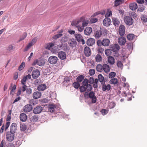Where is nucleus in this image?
<instances>
[{"label":"nucleus","instance_id":"nucleus-26","mask_svg":"<svg viewBox=\"0 0 147 147\" xmlns=\"http://www.w3.org/2000/svg\"><path fill=\"white\" fill-rule=\"evenodd\" d=\"M110 42V40L107 38H105L102 41L103 46H107L109 45Z\"/></svg>","mask_w":147,"mask_h":147},{"label":"nucleus","instance_id":"nucleus-56","mask_svg":"<svg viewBox=\"0 0 147 147\" xmlns=\"http://www.w3.org/2000/svg\"><path fill=\"white\" fill-rule=\"evenodd\" d=\"M88 73L90 76L93 75L95 74V69H90Z\"/></svg>","mask_w":147,"mask_h":147},{"label":"nucleus","instance_id":"nucleus-19","mask_svg":"<svg viewBox=\"0 0 147 147\" xmlns=\"http://www.w3.org/2000/svg\"><path fill=\"white\" fill-rule=\"evenodd\" d=\"M92 31V28L91 27H88L84 30V34L87 35H89Z\"/></svg>","mask_w":147,"mask_h":147},{"label":"nucleus","instance_id":"nucleus-58","mask_svg":"<svg viewBox=\"0 0 147 147\" xmlns=\"http://www.w3.org/2000/svg\"><path fill=\"white\" fill-rule=\"evenodd\" d=\"M27 79L26 77L24 76L23 78L21 80V83L22 85H24L26 83V81Z\"/></svg>","mask_w":147,"mask_h":147},{"label":"nucleus","instance_id":"nucleus-9","mask_svg":"<svg viewBox=\"0 0 147 147\" xmlns=\"http://www.w3.org/2000/svg\"><path fill=\"white\" fill-rule=\"evenodd\" d=\"M125 27L122 24L119 27V34L121 36L124 35L125 32Z\"/></svg>","mask_w":147,"mask_h":147},{"label":"nucleus","instance_id":"nucleus-41","mask_svg":"<svg viewBox=\"0 0 147 147\" xmlns=\"http://www.w3.org/2000/svg\"><path fill=\"white\" fill-rule=\"evenodd\" d=\"M126 47L127 48L129 51L131 49H132L133 47V43L132 42H127Z\"/></svg>","mask_w":147,"mask_h":147},{"label":"nucleus","instance_id":"nucleus-35","mask_svg":"<svg viewBox=\"0 0 147 147\" xmlns=\"http://www.w3.org/2000/svg\"><path fill=\"white\" fill-rule=\"evenodd\" d=\"M72 85L75 89H78L80 86V83L77 81L73 82Z\"/></svg>","mask_w":147,"mask_h":147},{"label":"nucleus","instance_id":"nucleus-52","mask_svg":"<svg viewBox=\"0 0 147 147\" xmlns=\"http://www.w3.org/2000/svg\"><path fill=\"white\" fill-rule=\"evenodd\" d=\"M62 35L63 34H59L55 35L53 37V39L54 40H55L59 37H61Z\"/></svg>","mask_w":147,"mask_h":147},{"label":"nucleus","instance_id":"nucleus-13","mask_svg":"<svg viewBox=\"0 0 147 147\" xmlns=\"http://www.w3.org/2000/svg\"><path fill=\"white\" fill-rule=\"evenodd\" d=\"M84 53L86 57H89L91 54V51L90 48L86 46L84 49Z\"/></svg>","mask_w":147,"mask_h":147},{"label":"nucleus","instance_id":"nucleus-24","mask_svg":"<svg viewBox=\"0 0 147 147\" xmlns=\"http://www.w3.org/2000/svg\"><path fill=\"white\" fill-rule=\"evenodd\" d=\"M103 70L106 73H107L110 71V68L109 65L106 64H105L103 65Z\"/></svg>","mask_w":147,"mask_h":147},{"label":"nucleus","instance_id":"nucleus-29","mask_svg":"<svg viewBox=\"0 0 147 147\" xmlns=\"http://www.w3.org/2000/svg\"><path fill=\"white\" fill-rule=\"evenodd\" d=\"M102 35V32L101 30H98L96 32V34H95V37L96 39L99 38L101 37Z\"/></svg>","mask_w":147,"mask_h":147},{"label":"nucleus","instance_id":"nucleus-36","mask_svg":"<svg viewBox=\"0 0 147 147\" xmlns=\"http://www.w3.org/2000/svg\"><path fill=\"white\" fill-rule=\"evenodd\" d=\"M86 86V90L87 91V92H89L92 91V87L91 84H88Z\"/></svg>","mask_w":147,"mask_h":147},{"label":"nucleus","instance_id":"nucleus-59","mask_svg":"<svg viewBox=\"0 0 147 147\" xmlns=\"http://www.w3.org/2000/svg\"><path fill=\"white\" fill-rule=\"evenodd\" d=\"M88 80L89 84H92L94 82V80L93 77L89 78Z\"/></svg>","mask_w":147,"mask_h":147},{"label":"nucleus","instance_id":"nucleus-38","mask_svg":"<svg viewBox=\"0 0 147 147\" xmlns=\"http://www.w3.org/2000/svg\"><path fill=\"white\" fill-rule=\"evenodd\" d=\"M111 51V49H106L105 52V55L108 56H109L110 55H111L112 53Z\"/></svg>","mask_w":147,"mask_h":147},{"label":"nucleus","instance_id":"nucleus-6","mask_svg":"<svg viewBox=\"0 0 147 147\" xmlns=\"http://www.w3.org/2000/svg\"><path fill=\"white\" fill-rule=\"evenodd\" d=\"M42 110V107L38 105L34 108L33 112L35 114H38L40 113Z\"/></svg>","mask_w":147,"mask_h":147},{"label":"nucleus","instance_id":"nucleus-23","mask_svg":"<svg viewBox=\"0 0 147 147\" xmlns=\"http://www.w3.org/2000/svg\"><path fill=\"white\" fill-rule=\"evenodd\" d=\"M46 88L45 84H41L39 85L37 87V90L39 91H41L45 90Z\"/></svg>","mask_w":147,"mask_h":147},{"label":"nucleus","instance_id":"nucleus-10","mask_svg":"<svg viewBox=\"0 0 147 147\" xmlns=\"http://www.w3.org/2000/svg\"><path fill=\"white\" fill-rule=\"evenodd\" d=\"M56 46L54 47V48H52V51L54 53L57 52L58 51L60 50L61 49H63V44L62 43L61 44L58 45L56 48Z\"/></svg>","mask_w":147,"mask_h":147},{"label":"nucleus","instance_id":"nucleus-62","mask_svg":"<svg viewBox=\"0 0 147 147\" xmlns=\"http://www.w3.org/2000/svg\"><path fill=\"white\" fill-rule=\"evenodd\" d=\"M96 44L99 47H101L102 45H103L102 41H101L100 40H97L96 42Z\"/></svg>","mask_w":147,"mask_h":147},{"label":"nucleus","instance_id":"nucleus-61","mask_svg":"<svg viewBox=\"0 0 147 147\" xmlns=\"http://www.w3.org/2000/svg\"><path fill=\"white\" fill-rule=\"evenodd\" d=\"M26 93L27 94L30 95L32 93V89L30 88H27Z\"/></svg>","mask_w":147,"mask_h":147},{"label":"nucleus","instance_id":"nucleus-27","mask_svg":"<svg viewBox=\"0 0 147 147\" xmlns=\"http://www.w3.org/2000/svg\"><path fill=\"white\" fill-rule=\"evenodd\" d=\"M124 0H115L114 2V7H117L120 4L124 3Z\"/></svg>","mask_w":147,"mask_h":147},{"label":"nucleus","instance_id":"nucleus-51","mask_svg":"<svg viewBox=\"0 0 147 147\" xmlns=\"http://www.w3.org/2000/svg\"><path fill=\"white\" fill-rule=\"evenodd\" d=\"M27 33L26 32H24L22 34V37L20 38V39L19 40V42H20L24 39L26 38V36H27Z\"/></svg>","mask_w":147,"mask_h":147},{"label":"nucleus","instance_id":"nucleus-64","mask_svg":"<svg viewBox=\"0 0 147 147\" xmlns=\"http://www.w3.org/2000/svg\"><path fill=\"white\" fill-rule=\"evenodd\" d=\"M39 100L41 101L42 103H47L48 102V99L46 98H44L42 99H40Z\"/></svg>","mask_w":147,"mask_h":147},{"label":"nucleus","instance_id":"nucleus-20","mask_svg":"<svg viewBox=\"0 0 147 147\" xmlns=\"http://www.w3.org/2000/svg\"><path fill=\"white\" fill-rule=\"evenodd\" d=\"M41 93L38 91L34 92L33 94V98L35 99H36L40 98L41 96Z\"/></svg>","mask_w":147,"mask_h":147},{"label":"nucleus","instance_id":"nucleus-37","mask_svg":"<svg viewBox=\"0 0 147 147\" xmlns=\"http://www.w3.org/2000/svg\"><path fill=\"white\" fill-rule=\"evenodd\" d=\"M135 35L133 34H128L127 36V37L128 40H131L135 38Z\"/></svg>","mask_w":147,"mask_h":147},{"label":"nucleus","instance_id":"nucleus-15","mask_svg":"<svg viewBox=\"0 0 147 147\" xmlns=\"http://www.w3.org/2000/svg\"><path fill=\"white\" fill-rule=\"evenodd\" d=\"M58 57L61 60H64L66 58V54L64 52L61 51L58 53Z\"/></svg>","mask_w":147,"mask_h":147},{"label":"nucleus","instance_id":"nucleus-54","mask_svg":"<svg viewBox=\"0 0 147 147\" xmlns=\"http://www.w3.org/2000/svg\"><path fill=\"white\" fill-rule=\"evenodd\" d=\"M84 80L82 83V85L86 86L89 83L88 80L87 78L84 79Z\"/></svg>","mask_w":147,"mask_h":147},{"label":"nucleus","instance_id":"nucleus-40","mask_svg":"<svg viewBox=\"0 0 147 147\" xmlns=\"http://www.w3.org/2000/svg\"><path fill=\"white\" fill-rule=\"evenodd\" d=\"M98 81L100 82H102V81L105 80L104 77L101 74H100L98 75Z\"/></svg>","mask_w":147,"mask_h":147},{"label":"nucleus","instance_id":"nucleus-30","mask_svg":"<svg viewBox=\"0 0 147 147\" xmlns=\"http://www.w3.org/2000/svg\"><path fill=\"white\" fill-rule=\"evenodd\" d=\"M96 68L98 72H101L102 71V69H103V65L102 66L100 64H98L97 65Z\"/></svg>","mask_w":147,"mask_h":147},{"label":"nucleus","instance_id":"nucleus-12","mask_svg":"<svg viewBox=\"0 0 147 147\" xmlns=\"http://www.w3.org/2000/svg\"><path fill=\"white\" fill-rule=\"evenodd\" d=\"M95 42L94 38H90L87 40L86 41L87 45L89 46H91L94 45Z\"/></svg>","mask_w":147,"mask_h":147},{"label":"nucleus","instance_id":"nucleus-49","mask_svg":"<svg viewBox=\"0 0 147 147\" xmlns=\"http://www.w3.org/2000/svg\"><path fill=\"white\" fill-rule=\"evenodd\" d=\"M98 80L97 78H96L94 80V82L93 83V87L94 88H96L98 87Z\"/></svg>","mask_w":147,"mask_h":147},{"label":"nucleus","instance_id":"nucleus-4","mask_svg":"<svg viewBox=\"0 0 147 147\" xmlns=\"http://www.w3.org/2000/svg\"><path fill=\"white\" fill-rule=\"evenodd\" d=\"M58 59L57 57L51 56L48 59L49 62L51 64H55L57 62Z\"/></svg>","mask_w":147,"mask_h":147},{"label":"nucleus","instance_id":"nucleus-55","mask_svg":"<svg viewBox=\"0 0 147 147\" xmlns=\"http://www.w3.org/2000/svg\"><path fill=\"white\" fill-rule=\"evenodd\" d=\"M70 80V78L68 76H65L64 78V81H63V83L64 84L65 83V82H69Z\"/></svg>","mask_w":147,"mask_h":147},{"label":"nucleus","instance_id":"nucleus-34","mask_svg":"<svg viewBox=\"0 0 147 147\" xmlns=\"http://www.w3.org/2000/svg\"><path fill=\"white\" fill-rule=\"evenodd\" d=\"M39 117L38 115H35L32 116L31 118V121L34 122H37L38 121V119Z\"/></svg>","mask_w":147,"mask_h":147},{"label":"nucleus","instance_id":"nucleus-3","mask_svg":"<svg viewBox=\"0 0 147 147\" xmlns=\"http://www.w3.org/2000/svg\"><path fill=\"white\" fill-rule=\"evenodd\" d=\"M15 134L10 133L9 131L7 132L6 134V138L7 140L9 142H11L14 139Z\"/></svg>","mask_w":147,"mask_h":147},{"label":"nucleus","instance_id":"nucleus-46","mask_svg":"<svg viewBox=\"0 0 147 147\" xmlns=\"http://www.w3.org/2000/svg\"><path fill=\"white\" fill-rule=\"evenodd\" d=\"M116 73L114 72H112L110 73L109 74V78H113L116 76Z\"/></svg>","mask_w":147,"mask_h":147},{"label":"nucleus","instance_id":"nucleus-42","mask_svg":"<svg viewBox=\"0 0 147 147\" xmlns=\"http://www.w3.org/2000/svg\"><path fill=\"white\" fill-rule=\"evenodd\" d=\"M16 88V86L14 84L12 87V89L10 92V94L12 95L14 94V93L15 92V90Z\"/></svg>","mask_w":147,"mask_h":147},{"label":"nucleus","instance_id":"nucleus-5","mask_svg":"<svg viewBox=\"0 0 147 147\" xmlns=\"http://www.w3.org/2000/svg\"><path fill=\"white\" fill-rule=\"evenodd\" d=\"M111 51L114 52H117L120 49V47L118 44L111 45L109 47Z\"/></svg>","mask_w":147,"mask_h":147},{"label":"nucleus","instance_id":"nucleus-22","mask_svg":"<svg viewBox=\"0 0 147 147\" xmlns=\"http://www.w3.org/2000/svg\"><path fill=\"white\" fill-rule=\"evenodd\" d=\"M129 8L132 10H136L138 7L137 4L135 3L130 4L129 5Z\"/></svg>","mask_w":147,"mask_h":147},{"label":"nucleus","instance_id":"nucleus-7","mask_svg":"<svg viewBox=\"0 0 147 147\" xmlns=\"http://www.w3.org/2000/svg\"><path fill=\"white\" fill-rule=\"evenodd\" d=\"M111 23V19L108 18H106L103 20V24L104 26L109 27Z\"/></svg>","mask_w":147,"mask_h":147},{"label":"nucleus","instance_id":"nucleus-31","mask_svg":"<svg viewBox=\"0 0 147 147\" xmlns=\"http://www.w3.org/2000/svg\"><path fill=\"white\" fill-rule=\"evenodd\" d=\"M109 83L111 84L115 85L117 84L118 80L117 78H114L110 80Z\"/></svg>","mask_w":147,"mask_h":147},{"label":"nucleus","instance_id":"nucleus-16","mask_svg":"<svg viewBox=\"0 0 147 147\" xmlns=\"http://www.w3.org/2000/svg\"><path fill=\"white\" fill-rule=\"evenodd\" d=\"M118 42L120 45H124L126 42V39L123 36L121 37L118 39Z\"/></svg>","mask_w":147,"mask_h":147},{"label":"nucleus","instance_id":"nucleus-14","mask_svg":"<svg viewBox=\"0 0 147 147\" xmlns=\"http://www.w3.org/2000/svg\"><path fill=\"white\" fill-rule=\"evenodd\" d=\"M68 43L70 47L73 48L76 46L77 45V42L75 39L72 38L69 40Z\"/></svg>","mask_w":147,"mask_h":147},{"label":"nucleus","instance_id":"nucleus-33","mask_svg":"<svg viewBox=\"0 0 147 147\" xmlns=\"http://www.w3.org/2000/svg\"><path fill=\"white\" fill-rule=\"evenodd\" d=\"M112 22L113 25L116 26V24L117 25H119L120 24V21L118 20L117 19L115 18H112Z\"/></svg>","mask_w":147,"mask_h":147},{"label":"nucleus","instance_id":"nucleus-28","mask_svg":"<svg viewBox=\"0 0 147 147\" xmlns=\"http://www.w3.org/2000/svg\"><path fill=\"white\" fill-rule=\"evenodd\" d=\"M111 89V86L109 84H108L105 85L103 87H102V90L104 91L106 90L109 91Z\"/></svg>","mask_w":147,"mask_h":147},{"label":"nucleus","instance_id":"nucleus-50","mask_svg":"<svg viewBox=\"0 0 147 147\" xmlns=\"http://www.w3.org/2000/svg\"><path fill=\"white\" fill-rule=\"evenodd\" d=\"M25 65V63L24 62H22L18 68V70L19 71H21L22 70Z\"/></svg>","mask_w":147,"mask_h":147},{"label":"nucleus","instance_id":"nucleus-8","mask_svg":"<svg viewBox=\"0 0 147 147\" xmlns=\"http://www.w3.org/2000/svg\"><path fill=\"white\" fill-rule=\"evenodd\" d=\"M40 75V72L38 69L34 70L32 73V76L33 79H36L38 78Z\"/></svg>","mask_w":147,"mask_h":147},{"label":"nucleus","instance_id":"nucleus-32","mask_svg":"<svg viewBox=\"0 0 147 147\" xmlns=\"http://www.w3.org/2000/svg\"><path fill=\"white\" fill-rule=\"evenodd\" d=\"M84 76L83 75H79L77 78L76 81L79 83L81 82L84 79Z\"/></svg>","mask_w":147,"mask_h":147},{"label":"nucleus","instance_id":"nucleus-63","mask_svg":"<svg viewBox=\"0 0 147 147\" xmlns=\"http://www.w3.org/2000/svg\"><path fill=\"white\" fill-rule=\"evenodd\" d=\"M117 67L121 68L123 66V64L121 61H117Z\"/></svg>","mask_w":147,"mask_h":147},{"label":"nucleus","instance_id":"nucleus-11","mask_svg":"<svg viewBox=\"0 0 147 147\" xmlns=\"http://www.w3.org/2000/svg\"><path fill=\"white\" fill-rule=\"evenodd\" d=\"M17 130V124L16 123H12L10 126V130L9 132L10 133H15Z\"/></svg>","mask_w":147,"mask_h":147},{"label":"nucleus","instance_id":"nucleus-60","mask_svg":"<svg viewBox=\"0 0 147 147\" xmlns=\"http://www.w3.org/2000/svg\"><path fill=\"white\" fill-rule=\"evenodd\" d=\"M100 112H101L102 114V115H106L108 113V111L105 109H102Z\"/></svg>","mask_w":147,"mask_h":147},{"label":"nucleus","instance_id":"nucleus-21","mask_svg":"<svg viewBox=\"0 0 147 147\" xmlns=\"http://www.w3.org/2000/svg\"><path fill=\"white\" fill-rule=\"evenodd\" d=\"M27 118V116L26 114L22 113L20 115V119L21 121L24 122L26 121Z\"/></svg>","mask_w":147,"mask_h":147},{"label":"nucleus","instance_id":"nucleus-17","mask_svg":"<svg viewBox=\"0 0 147 147\" xmlns=\"http://www.w3.org/2000/svg\"><path fill=\"white\" fill-rule=\"evenodd\" d=\"M57 106L56 105L53 104H50L49 105L48 108V111L51 113L54 112L55 111V109L56 108Z\"/></svg>","mask_w":147,"mask_h":147},{"label":"nucleus","instance_id":"nucleus-47","mask_svg":"<svg viewBox=\"0 0 147 147\" xmlns=\"http://www.w3.org/2000/svg\"><path fill=\"white\" fill-rule=\"evenodd\" d=\"M45 63L44 59H41L38 60V65L40 66H43Z\"/></svg>","mask_w":147,"mask_h":147},{"label":"nucleus","instance_id":"nucleus-53","mask_svg":"<svg viewBox=\"0 0 147 147\" xmlns=\"http://www.w3.org/2000/svg\"><path fill=\"white\" fill-rule=\"evenodd\" d=\"M115 106V103L114 102H112L109 103L108 107L110 109H112Z\"/></svg>","mask_w":147,"mask_h":147},{"label":"nucleus","instance_id":"nucleus-43","mask_svg":"<svg viewBox=\"0 0 147 147\" xmlns=\"http://www.w3.org/2000/svg\"><path fill=\"white\" fill-rule=\"evenodd\" d=\"M79 89L80 92L82 93L84 92L86 90V86L83 85L80 86Z\"/></svg>","mask_w":147,"mask_h":147},{"label":"nucleus","instance_id":"nucleus-44","mask_svg":"<svg viewBox=\"0 0 147 147\" xmlns=\"http://www.w3.org/2000/svg\"><path fill=\"white\" fill-rule=\"evenodd\" d=\"M20 129L22 131H25L27 129L26 125L25 124H20Z\"/></svg>","mask_w":147,"mask_h":147},{"label":"nucleus","instance_id":"nucleus-48","mask_svg":"<svg viewBox=\"0 0 147 147\" xmlns=\"http://www.w3.org/2000/svg\"><path fill=\"white\" fill-rule=\"evenodd\" d=\"M141 19L142 21L144 23H146L147 22V18H146V16L142 15L141 17Z\"/></svg>","mask_w":147,"mask_h":147},{"label":"nucleus","instance_id":"nucleus-45","mask_svg":"<svg viewBox=\"0 0 147 147\" xmlns=\"http://www.w3.org/2000/svg\"><path fill=\"white\" fill-rule=\"evenodd\" d=\"M96 60V62H100L102 61V57L99 54H97L95 57Z\"/></svg>","mask_w":147,"mask_h":147},{"label":"nucleus","instance_id":"nucleus-18","mask_svg":"<svg viewBox=\"0 0 147 147\" xmlns=\"http://www.w3.org/2000/svg\"><path fill=\"white\" fill-rule=\"evenodd\" d=\"M24 107V111L26 112H28L32 109V106L30 104H27Z\"/></svg>","mask_w":147,"mask_h":147},{"label":"nucleus","instance_id":"nucleus-2","mask_svg":"<svg viewBox=\"0 0 147 147\" xmlns=\"http://www.w3.org/2000/svg\"><path fill=\"white\" fill-rule=\"evenodd\" d=\"M124 21L125 24L128 26L132 25L134 23L133 19L130 16H126L124 18Z\"/></svg>","mask_w":147,"mask_h":147},{"label":"nucleus","instance_id":"nucleus-39","mask_svg":"<svg viewBox=\"0 0 147 147\" xmlns=\"http://www.w3.org/2000/svg\"><path fill=\"white\" fill-rule=\"evenodd\" d=\"M75 37L77 41L79 42H80V40L81 38H82V36L80 34H78L75 35Z\"/></svg>","mask_w":147,"mask_h":147},{"label":"nucleus","instance_id":"nucleus-1","mask_svg":"<svg viewBox=\"0 0 147 147\" xmlns=\"http://www.w3.org/2000/svg\"><path fill=\"white\" fill-rule=\"evenodd\" d=\"M95 93L93 91L89 92H85L84 94L85 98L86 99L90 98L91 99V102L92 103H96L97 100V97L95 95Z\"/></svg>","mask_w":147,"mask_h":147},{"label":"nucleus","instance_id":"nucleus-25","mask_svg":"<svg viewBox=\"0 0 147 147\" xmlns=\"http://www.w3.org/2000/svg\"><path fill=\"white\" fill-rule=\"evenodd\" d=\"M108 61L110 64L113 65L115 63V59L111 56H109L108 58Z\"/></svg>","mask_w":147,"mask_h":147},{"label":"nucleus","instance_id":"nucleus-57","mask_svg":"<svg viewBox=\"0 0 147 147\" xmlns=\"http://www.w3.org/2000/svg\"><path fill=\"white\" fill-rule=\"evenodd\" d=\"M98 20V19L96 18H91L90 19V21L91 23H94L97 22Z\"/></svg>","mask_w":147,"mask_h":147}]
</instances>
